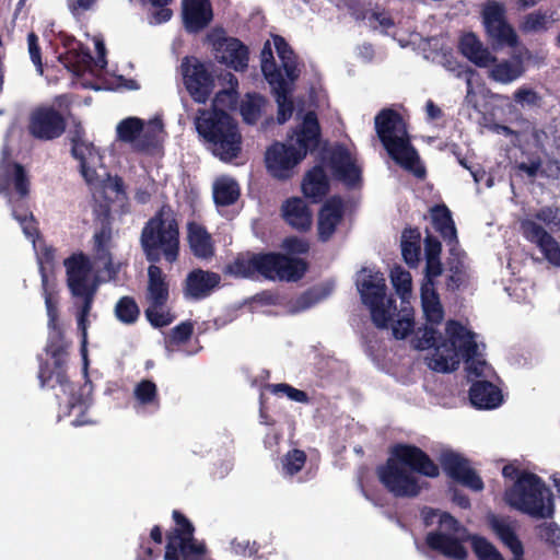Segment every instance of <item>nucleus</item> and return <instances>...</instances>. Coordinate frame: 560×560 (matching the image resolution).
Returning <instances> with one entry per match:
<instances>
[{"instance_id": "nucleus-1", "label": "nucleus", "mask_w": 560, "mask_h": 560, "mask_svg": "<svg viewBox=\"0 0 560 560\" xmlns=\"http://www.w3.org/2000/svg\"><path fill=\"white\" fill-rule=\"evenodd\" d=\"M419 474L429 478L440 476V467L419 446L397 443L389 450L384 464L376 467L381 485L395 498H417L427 482H420Z\"/></svg>"}, {"instance_id": "nucleus-2", "label": "nucleus", "mask_w": 560, "mask_h": 560, "mask_svg": "<svg viewBox=\"0 0 560 560\" xmlns=\"http://www.w3.org/2000/svg\"><path fill=\"white\" fill-rule=\"evenodd\" d=\"M140 246L150 264L165 260L175 264L180 256L179 221L173 207L164 202L144 223L140 233Z\"/></svg>"}, {"instance_id": "nucleus-3", "label": "nucleus", "mask_w": 560, "mask_h": 560, "mask_svg": "<svg viewBox=\"0 0 560 560\" xmlns=\"http://www.w3.org/2000/svg\"><path fill=\"white\" fill-rule=\"evenodd\" d=\"M296 136L295 148L293 144H285L276 141L266 151V166L270 175L277 179H289L292 177L293 168L319 145L320 126L315 112H307L302 124L294 129Z\"/></svg>"}, {"instance_id": "nucleus-4", "label": "nucleus", "mask_w": 560, "mask_h": 560, "mask_svg": "<svg viewBox=\"0 0 560 560\" xmlns=\"http://www.w3.org/2000/svg\"><path fill=\"white\" fill-rule=\"evenodd\" d=\"M376 135L389 158L416 177L425 176L417 149L411 143L407 124L400 113L383 108L374 118Z\"/></svg>"}, {"instance_id": "nucleus-5", "label": "nucleus", "mask_w": 560, "mask_h": 560, "mask_svg": "<svg viewBox=\"0 0 560 560\" xmlns=\"http://www.w3.org/2000/svg\"><path fill=\"white\" fill-rule=\"evenodd\" d=\"M228 268L230 273L242 278L261 276L268 280L299 281L305 276L308 264L303 258L268 252L237 257Z\"/></svg>"}, {"instance_id": "nucleus-6", "label": "nucleus", "mask_w": 560, "mask_h": 560, "mask_svg": "<svg viewBox=\"0 0 560 560\" xmlns=\"http://www.w3.org/2000/svg\"><path fill=\"white\" fill-rule=\"evenodd\" d=\"M195 119L198 133L222 161L230 162L242 150V136L235 119L224 109H199Z\"/></svg>"}, {"instance_id": "nucleus-7", "label": "nucleus", "mask_w": 560, "mask_h": 560, "mask_svg": "<svg viewBox=\"0 0 560 560\" xmlns=\"http://www.w3.org/2000/svg\"><path fill=\"white\" fill-rule=\"evenodd\" d=\"M509 506L535 518H552L553 494L536 474L523 471L504 492Z\"/></svg>"}, {"instance_id": "nucleus-8", "label": "nucleus", "mask_w": 560, "mask_h": 560, "mask_svg": "<svg viewBox=\"0 0 560 560\" xmlns=\"http://www.w3.org/2000/svg\"><path fill=\"white\" fill-rule=\"evenodd\" d=\"M174 527L165 533L164 560H213L205 540L195 538V525L180 511L173 510Z\"/></svg>"}, {"instance_id": "nucleus-9", "label": "nucleus", "mask_w": 560, "mask_h": 560, "mask_svg": "<svg viewBox=\"0 0 560 560\" xmlns=\"http://www.w3.org/2000/svg\"><path fill=\"white\" fill-rule=\"evenodd\" d=\"M447 338L436 347L432 369L447 373L457 369L460 359L468 362L477 354V343L474 335L468 331L459 322L451 319L446 323Z\"/></svg>"}, {"instance_id": "nucleus-10", "label": "nucleus", "mask_w": 560, "mask_h": 560, "mask_svg": "<svg viewBox=\"0 0 560 560\" xmlns=\"http://www.w3.org/2000/svg\"><path fill=\"white\" fill-rule=\"evenodd\" d=\"M50 335L46 347V352L54 361L51 368L47 361H42L38 370V381L42 388H55L57 385L61 387L66 394L72 392V384L67 374V357L68 342L60 325L57 327H48Z\"/></svg>"}, {"instance_id": "nucleus-11", "label": "nucleus", "mask_w": 560, "mask_h": 560, "mask_svg": "<svg viewBox=\"0 0 560 560\" xmlns=\"http://www.w3.org/2000/svg\"><path fill=\"white\" fill-rule=\"evenodd\" d=\"M183 84L198 104H206L215 88L213 65L211 61H202L196 56H186L179 66Z\"/></svg>"}, {"instance_id": "nucleus-12", "label": "nucleus", "mask_w": 560, "mask_h": 560, "mask_svg": "<svg viewBox=\"0 0 560 560\" xmlns=\"http://www.w3.org/2000/svg\"><path fill=\"white\" fill-rule=\"evenodd\" d=\"M481 23L488 40L498 47L514 48L518 45V36L508 21L505 5L497 0H487L480 12Z\"/></svg>"}, {"instance_id": "nucleus-13", "label": "nucleus", "mask_w": 560, "mask_h": 560, "mask_svg": "<svg viewBox=\"0 0 560 560\" xmlns=\"http://www.w3.org/2000/svg\"><path fill=\"white\" fill-rule=\"evenodd\" d=\"M358 289L361 294L362 302L369 306L373 324L380 328L385 329L392 319L389 307L394 305L395 301L388 299V307L385 306L384 301L386 296V284L382 272H370L362 281L358 283Z\"/></svg>"}, {"instance_id": "nucleus-14", "label": "nucleus", "mask_w": 560, "mask_h": 560, "mask_svg": "<svg viewBox=\"0 0 560 560\" xmlns=\"http://www.w3.org/2000/svg\"><path fill=\"white\" fill-rule=\"evenodd\" d=\"M261 71L265 79L271 86L278 105L277 121L279 124H284L292 117L294 110L288 82L283 78L281 71L278 69L271 48L268 44L265 45L261 51Z\"/></svg>"}, {"instance_id": "nucleus-15", "label": "nucleus", "mask_w": 560, "mask_h": 560, "mask_svg": "<svg viewBox=\"0 0 560 560\" xmlns=\"http://www.w3.org/2000/svg\"><path fill=\"white\" fill-rule=\"evenodd\" d=\"M66 128V117L52 105L37 106L30 113L27 131L36 140L58 139L65 133Z\"/></svg>"}, {"instance_id": "nucleus-16", "label": "nucleus", "mask_w": 560, "mask_h": 560, "mask_svg": "<svg viewBox=\"0 0 560 560\" xmlns=\"http://www.w3.org/2000/svg\"><path fill=\"white\" fill-rule=\"evenodd\" d=\"M208 38L221 63L235 71H244L248 67V48L238 38L225 36L223 30L208 35Z\"/></svg>"}, {"instance_id": "nucleus-17", "label": "nucleus", "mask_w": 560, "mask_h": 560, "mask_svg": "<svg viewBox=\"0 0 560 560\" xmlns=\"http://www.w3.org/2000/svg\"><path fill=\"white\" fill-rule=\"evenodd\" d=\"M67 273V284L74 298L84 299L90 294L95 296L96 285L90 283L89 276L91 272V264L89 258L83 254H72L65 259Z\"/></svg>"}, {"instance_id": "nucleus-18", "label": "nucleus", "mask_w": 560, "mask_h": 560, "mask_svg": "<svg viewBox=\"0 0 560 560\" xmlns=\"http://www.w3.org/2000/svg\"><path fill=\"white\" fill-rule=\"evenodd\" d=\"M440 464L452 480L476 492L483 490L485 483L481 477L463 455L453 451L444 452L440 456Z\"/></svg>"}, {"instance_id": "nucleus-19", "label": "nucleus", "mask_w": 560, "mask_h": 560, "mask_svg": "<svg viewBox=\"0 0 560 560\" xmlns=\"http://www.w3.org/2000/svg\"><path fill=\"white\" fill-rule=\"evenodd\" d=\"M520 229L524 238L536 245L550 265L560 267V244L544 226L525 219L521 221Z\"/></svg>"}, {"instance_id": "nucleus-20", "label": "nucleus", "mask_w": 560, "mask_h": 560, "mask_svg": "<svg viewBox=\"0 0 560 560\" xmlns=\"http://www.w3.org/2000/svg\"><path fill=\"white\" fill-rule=\"evenodd\" d=\"M328 166L335 179L353 188L361 183V168L355 164L349 150L343 145L335 147L328 156Z\"/></svg>"}, {"instance_id": "nucleus-21", "label": "nucleus", "mask_w": 560, "mask_h": 560, "mask_svg": "<svg viewBox=\"0 0 560 560\" xmlns=\"http://www.w3.org/2000/svg\"><path fill=\"white\" fill-rule=\"evenodd\" d=\"M220 281L221 277L215 272L194 269L185 279L184 295L195 301L203 300L220 284Z\"/></svg>"}, {"instance_id": "nucleus-22", "label": "nucleus", "mask_w": 560, "mask_h": 560, "mask_svg": "<svg viewBox=\"0 0 560 560\" xmlns=\"http://www.w3.org/2000/svg\"><path fill=\"white\" fill-rule=\"evenodd\" d=\"M209 0H183V21L188 33H199L212 21Z\"/></svg>"}, {"instance_id": "nucleus-23", "label": "nucleus", "mask_w": 560, "mask_h": 560, "mask_svg": "<svg viewBox=\"0 0 560 560\" xmlns=\"http://www.w3.org/2000/svg\"><path fill=\"white\" fill-rule=\"evenodd\" d=\"M343 217V203L339 197H331L318 212L317 234L323 243L328 242L335 234Z\"/></svg>"}, {"instance_id": "nucleus-24", "label": "nucleus", "mask_w": 560, "mask_h": 560, "mask_svg": "<svg viewBox=\"0 0 560 560\" xmlns=\"http://www.w3.org/2000/svg\"><path fill=\"white\" fill-rule=\"evenodd\" d=\"M281 215L292 229L305 233L312 228L313 214L300 197L288 198L281 206Z\"/></svg>"}, {"instance_id": "nucleus-25", "label": "nucleus", "mask_w": 560, "mask_h": 560, "mask_svg": "<svg viewBox=\"0 0 560 560\" xmlns=\"http://www.w3.org/2000/svg\"><path fill=\"white\" fill-rule=\"evenodd\" d=\"M457 47L465 58L479 68H487L497 61V57L490 52L488 47L483 46L474 32L464 33L459 37Z\"/></svg>"}, {"instance_id": "nucleus-26", "label": "nucleus", "mask_w": 560, "mask_h": 560, "mask_svg": "<svg viewBox=\"0 0 560 560\" xmlns=\"http://www.w3.org/2000/svg\"><path fill=\"white\" fill-rule=\"evenodd\" d=\"M427 546L445 558L453 560H466L468 552L462 541L455 535L442 532H430L425 536Z\"/></svg>"}, {"instance_id": "nucleus-27", "label": "nucleus", "mask_w": 560, "mask_h": 560, "mask_svg": "<svg viewBox=\"0 0 560 560\" xmlns=\"http://www.w3.org/2000/svg\"><path fill=\"white\" fill-rule=\"evenodd\" d=\"M187 242L191 254L200 259H209L214 256V243L206 226L196 222L187 223Z\"/></svg>"}, {"instance_id": "nucleus-28", "label": "nucleus", "mask_w": 560, "mask_h": 560, "mask_svg": "<svg viewBox=\"0 0 560 560\" xmlns=\"http://www.w3.org/2000/svg\"><path fill=\"white\" fill-rule=\"evenodd\" d=\"M145 300L154 305H166L170 300V283L158 264H150L148 267Z\"/></svg>"}, {"instance_id": "nucleus-29", "label": "nucleus", "mask_w": 560, "mask_h": 560, "mask_svg": "<svg viewBox=\"0 0 560 560\" xmlns=\"http://www.w3.org/2000/svg\"><path fill=\"white\" fill-rule=\"evenodd\" d=\"M469 400L477 409H494L502 402V392L489 381H476L469 388Z\"/></svg>"}, {"instance_id": "nucleus-30", "label": "nucleus", "mask_w": 560, "mask_h": 560, "mask_svg": "<svg viewBox=\"0 0 560 560\" xmlns=\"http://www.w3.org/2000/svg\"><path fill=\"white\" fill-rule=\"evenodd\" d=\"M302 192L314 203L323 200L329 192L330 184L322 165H315L306 172L302 180Z\"/></svg>"}, {"instance_id": "nucleus-31", "label": "nucleus", "mask_w": 560, "mask_h": 560, "mask_svg": "<svg viewBox=\"0 0 560 560\" xmlns=\"http://www.w3.org/2000/svg\"><path fill=\"white\" fill-rule=\"evenodd\" d=\"M431 222L447 246L458 245L457 230L451 210L446 205H435L430 209Z\"/></svg>"}, {"instance_id": "nucleus-32", "label": "nucleus", "mask_w": 560, "mask_h": 560, "mask_svg": "<svg viewBox=\"0 0 560 560\" xmlns=\"http://www.w3.org/2000/svg\"><path fill=\"white\" fill-rule=\"evenodd\" d=\"M450 256L447 257L446 265L451 275L446 279V288L448 291L455 292L467 280V272L465 266L466 253L458 245L448 246Z\"/></svg>"}, {"instance_id": "nucleus-33", "label": "nucleus", "mask_w": 560, "mask_h": 560, "mask_svg": "<svg viewBox=\"0 0 560 560\" xmlns=\"http://www.w3.org/2000/svg\"><path fill=\"white\" fill-rule=\"evenodd\" d=\"M491 70L489 71V78L495 82L508 84L523 75L525 67L521 57H516L513 60H502L491 63Z\"/></svg>"}, {"instance_id": "nucleus-34", "label": "nucleus", "mask_w": 560, "mask_h": 560, "mask_svg": "<svg viewBox=\"0 0 560 560\" xmlns=\"http://www.w3.org/2000/svg\"><path fill=\"white\" fill-rule=\"evenodd\" d=\"M490 527L502 544L511 550L514 558H522L524 556L523 544L510 523L502 518L492 516L490 520Z\"/></svg>"}, {"instance_id": "nucleus-35", "label": "nucleus", "mask_w": 560, "mask_h": 560, "mask_svg": "<svg viewBox=\"0 0 560 560\" xmlns=\"http://www.w3.org/2000/svg\"><path fill=\"white\" fill-rule=\"evenodd\" d=\"M40 279L48 316V327H57L59 325V293L56 290V284L49 281L45 267H40Z\"/></svg>"}, {"instance_id": "nucleus-36", "label": "nucleus", "mask_w": 560, "mask_h": 560, "mask_svg": "<svg viewBox=\"0 0 560 560\" xmlns=\"http://www.w3.org/2000/svg\"><path fill=\"white\" fill-rule=\"evenodd\" d=\"M241 196V188L237 182L230 177H221L213 184V200L219 207L234 205Z\"/></svg>"}, {"instance_id": "nucleus-37", "label": "nucleus", "mask_w": 560, "mask_h": 560, "mask_svg": "<svg viewBox=\"0 0 560 560\" xmlns=\"http://www.w3.org/2000/svg\"><path fill=\"white\" fill-rule=\"evenodd\" d=\"M3 174L13 184L15 191L21 198L30 194V179L24 166L16 162L2 161Z\"/></svg>"}, {"instance_id": "nucleus-38", "label": "nucleus", "mask_w": 560, "mask_h": 560, "mask_svg": "<svg viewBox=\"0 0 560 560\" xmlns=\"http://www.w3.org/2000/svg\"><path fill=\"white\" fill-rule=\"evenodd\" d=\"M553 22V12L536 10L526 14L521 24L520 30L524 34L544 33L549 30V25Z\"/></svg>"}, {"instance_id": "nucleus-39", "label": "nucleus", "mask_w": 560, "mask_h": 560, "mask_svg": "<svg viewBox=\"0 0 560 560\" xmlns=\"http://www.w3.org/2000/svg\"><path fill=\"white\" fill-rule=\"evenodd\" d=\"M229 88L219 91L213 98V108L218 109H235L238 103V80L237 78L228 72L224 77Z\"/></svg>"}, {"instance_id": "nucleus-40", "label": "nucleus", "mask_w": 560, "mask_h": 560, "mask_svg": "<svg viewBox=\"0 0 560 560\" xmlns=\"http://www.w3.org/2000/svg\"><path fill=\"white\" fill-rule=\"evenodd\" d=\"M151 542L156 546H161L163 544V528L160 525H154L151 530L149 538L141 537L140 544L137 549V560H155L160 557L161 550L153 549L151 547Z\"/></svg>"}, {"instance_id": "nucleus-41", "label": "nucleus", "mask_w": 560, "mask_h": 560, "mask_svg": "<svg viewBox=\"0 0 560 560\" xmlns=\"http://www.w3.org/2000/svg\"><path fill=\"white\" fill-rule=\"evenodd\" d=\"M69 140L71 143V154L77 156L83 153L88 155H97V149L92 142L85 140V130L81 121H74L69 130Z\"/></svg>"}, {"instance_id": "nucleus-42", "label": "nucleus", "mask_w": 560, "mask_h": 560, "mask_svg": "<svg viewBox=\"0 0 560 560\" xmlns=\"http://www.w3.org/2000/svg\"><path fill=\"white\" fill-rule=\"evenodd\" d=\"M114 313L120 323L133 325L139 319L140 307L135 298L124 295L116 302Z\"/></svg>"}, {"instance_id": "nucleus-43", "label": "nucleus", "mask_w": 560, "mask_h": 560, "mask_svg": "<svg viewBox=\"0 0 560 560\" xmlns=\"http://www.w3.org/2000/svg\"><path fill=\"white\" fill-rule=\"evenodd\" d=\"M116 130L117 139L126 143H131L135 149L138 138L143 131V121L138 117H128L117 125Z\"/></svg>"}, {"instance_id": "nucleus-44", "label": "nucleus", "mask_w": 560, "mask_h": 560, "mask_svg": "<svg viewBox=\"0 0 560 560\" xmlns=\"http://www.w3.org/2000/svg\"><path fill=\"white\" fill-rule=\"evenodd\" d=\"M471 549L478 560H505L495 546L480 535L469 536Z\"/></svg>"}, {"instance_id": "nucleus-45", "label": "nucleus", "mask_w": 560, "mask_h": 560, "mask_svg": "<svg viewBox=\"0 0 560 560\" xmlns=\"http://www.w3.org/2000/svg\"><path fill=\"white\" fill-rule=\"evenodd\" d=\"M273 43L276 50L278 52L279 58L282 61L283 69L287 75L290 79L295 78L296 62H295V54L291 46L287 43V40L280 36L276 35L273 37Z\"/></svg>"}, {"instance_id": "nucleus-46", "label": "nucleus", "mask_w": 560, "mask_h": 560, "mask_svg": "<svg viewBox=\"0 0 560 560\" xmlns=\"http://www.w3.org/2000/svg\"><path fill=\"white\" fill-rule=\"evenodd\" d=\"M148 304V307L144 310V315L152 327L163 328L175 320V315L168 308H165L166 305Z\"/></svg>"}, {"instance_id": "nucleus-47", "label": "nucleus", "mask_w": 560, "mask_h": 560, "mask_svg": "<svg viewBox=\"0 0 560 560\" xmlns=\"http://www.w3.org/2000/svg\"><path fill=\"white\" fill-rule=\"evenodd\" d=\"M265 100L257 93L247 94L246 100L241 104V114L245 122L255 124L261 114Z\"/></svg>"}, {"instance_id": "nucleus-48", "label": "nucleus", "mask_w": 560, "mask_h": 560, "mask_svg": "<svg viewBox=\"0 0 560 560\" xmlns=\"http://www.w3.org/2000/svg\"><path fill=\"white\" fill-rule=\"evenodd\" d=\"M306 459L304 451L299 448L289 451L282 458V474L285 477H293L303 469Z\"/></svg>"}, {"instance_id": "nucleus-49", "label": "nucleus", "mask_w": 560, "mask_h": 560, "mask_svg": "<svg viewBox=\"0 0 560 560\" xmlns=\"http://www.w3.org/2000/svg\"><path fill=\"white\" fill-rule=\"evenodd\" d=\"M390 279L396 293L401 298V300H406L411 294L412 289L410 272L400 266H396L390 272Z\"/></svg>"}, {"instance_id": "nucleus-50", "label": "nucleus", "mask_w": 560, "mask_h": 560, "mask_svg": "<svg viewBox=\"0 0 560 560\" xmlns=\"http://www.w3.org/2000/svg\"><path fill=\"white\" fill-rule=\"evenodd\" d=\"M442 334L432 326H424L416 331V345L419 350H427L440 346L442 342Z\"/></svg>"}, {"instance_id": "nucleus-51", "label": "nucleus", "mask_w": 560, "mask_h": 560, "mask_svg": "<svg viewBox=\"0 0 560 560\" xmlns=\"http://www.w3.org/2000/svg\"><path fill=\"white\" fill-rule=\"evenodd\" d=\"M133 395L140 405L159 406L158 387L155 383L150 380L139 382L135 387Z\"/></svg>"}, {"instance_id": "nucleus-52", "label": "nucleus", "mask_w": 560, "mask_h": 560, "mask_svg": "<svg viewBox=\"0 0 560 560\" xmlns=\"http://www.w3.org/2000/svg\"><path fill=\"white\" fill-rule=\"evenodd\" d=\"M67 59H70L71 70L75 73L84 70L92 61L90 49L78 43L75 48H71L66 54Z\"/></svg>"}, {"instance_id": "nucleus-53", "label": "nucleus", "mask_w": 560, "mask_h": 560, "mask_svg": "<svg viewBox=\"0 0 560 560\" xmlns=\"http://www.w3.org/2000/svg\"><path fill=\"white\" fill-rule=\"evenodd\" d=\"M162 129L161 124H154L148 129L143 128L141 136H139L138 141L135 145V151L137 152H148L151 149H155L159 144L158 131Z\"/></svg>"}, {"instance_id": "nucleus-54", "label": "nucleus", "mask_w": 560, "mask_h": 560, "mask_svg": "<svg viewBox=\"0 0 560 560\" xmlns=\"http://www.w3.org/2000/svg\"><path fill=\"white\" fill-rule=\"evenodd\" d=\"M75 160L80 163V172L83 176L84 180L89 185H96L98 180V175L96 170L90 165L91 162H93L95 159L101 160V155L97 152V155H88L86 153L73 156Z\"/></svg>"}, {"instance_id": "nucleus-55", "label": "nucleus", "mask_w": 560, "mask_h": 560, "mask_svg": "<svg viewBox=\"0 0 560 560\" xmlns=\"http://www.w3.org/2000/svg\"><path fill=\"white\" fill-rule=\"evenodd\" d=\"M538 536L547 545L557 548L560 546V526L556 522L541 523L537 526Z\"/></svg>"}, {"instance_id": "nucleus-56", "label": "nucleus", "mask_w": 560, "mask_h": 560, "mask_svg": "<svg viewBox=\"0 0 560 560\" xmlns=\"http://www.w3.org/2000/svg\"><path fill=\"white\" fill-rule=\"evenodd\" d=\"M194 334V323L185 320L172 328L168 341L172 345H183L187 342Z\"/></svg>"}, {"instance_id": "nucleus-57", "label": "nucleus", "mask_w": 560, "mask_h": 560, "mask_svg": "<svg viewBox=\"0 0 560 560\" xmlns=\"http://www.w3.org/2000/svg\"><path fill=\"white\" fill-rule=\"evenodd\" d=\"M535 219L545 223L551 230H560V208L546 206L540 208L535 214Z\"/></svg>"}, {"instance_id": "nucleus-58", "label": "nucleus", "mask_w": 560, "mask_h": 560, "mask_svg": "<svg viewBox=\"0 0 560 560\" xmlns=\"http://www.w3.org/2000/svg\"><path fill=\"white\" fill-rule=\"evenodd\" d=\"M260 545L255 540L250 541L246 538L236 537L231 541V550L236 556L254 557L258 553Z\"/></svg>"}, {"instance_id": "nucleus-59", "label": "nucleus", "mask_w": 560, "mask_h": 560, "mask_svg": "<svg viewBox=\"0 0 560 560\" xmlns=\"http://www.w3.org/2000/svg\"><path fill=\"white\" fill-rule=\"evenodd\" d=\"M19 223L25 236L33 243L39 237L38 223L28 209H23V217H19Z\"/></svg>"}, {"instance_id": "nucleus-60", "label": "nucleus", "mask_w": 560, "mask_h": 560, "mask_svg": "<svg viewBox=\"0 0 560 560\" xmlns=\"http://www.w3.org/2000/svg\"><path fill=\"white\" fill-rule=\"evenodd\" d=\"M425 318L431 324H440L444 318V311L439 300L421 302Z\"/></svg>"}, {"instance_id": "nucleus-61", "label": "nucleus", "mask_w": 560, "mask_h": 560, "mask_svg": "<svg viewBox=\"0 0 560 560\" xmlns=\"http://www.w3.org/2000/svg\"><path fill=\"white\" fill-rule=\"evenodd\" d=\"M425 318L431 324H440L444 318V311L439 300L421 302Z\"/></svg>"}, {"instance_id": "nucleus-62", "label": "nucleus", "mask_w": 560, "mask_h": 560, "mask_svg": "<svg viewBox=\"0 0 560 560\" xmlns=\"http://www.w3.org/2000/svg\"><path fill=\"white\" fill-rule=\"evenodd\" d=\"M94 249L100 256L108 254V244L112 240V229L109 225H102V228L95 232L94 236Z\"/></svg>"}, {"instance_id": "nucleus-63", "label": "nucleus", "mask_w": 560, "mask_h": 560, "mask_svg": "<svg viewBox=\"0 0 560 560\" xmlns=\"http://www.w3.org/2000/svg\"><path fill=\"white\" fill-rule=\"evenodd\" d=\"M400 246L404 261L410 268H416L420 261L421 245H415V243L409 242H401Z\"/></svg>"}, {"instance_id": "nucleus-64", "label": "nucleus", "mask_w": 560, "mask_h": 560, "mask_svg": "<svg viewBox=\"0 0 560 560\" xmlns=\"http://www.w3.org/2000/svg\"><path fill=\"white\" fill-rule=\"evenodd\" d=\"M514 101L521 105L538 106L541 97L533 89L522 86L513 94Z\"/></svg>"}]
</instances>
